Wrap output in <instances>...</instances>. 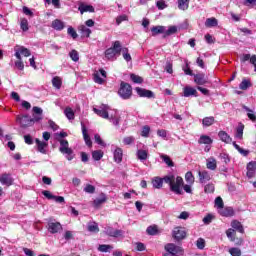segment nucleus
Segmentation results:
<instances>
[{
    "mask_svg": "<svg viewBox=\"0 0 256 256\" xmlns=\"http://www.w3.org/2000/svg\"><path fill=\"white\" fill-rule=\"evenodd\" d=\"M163 182L167 183L170 187V191L175 193L176 195H183V178L180 176L175 177V175L170 174L167 176L161 177H154L152 179V185L154 189H161L163 187Z\"/></svg>",
    "mask_w": 256,
    "mask_h": 256,
    "instance_id": "f257e3e1",
    "label": "nucleus"
},
{
    "mask_svg": "<svg viewBox=\"0 0 256 256\" xmlns=\"http://www.w3.org/2000/svg\"><path fill=\"white\" fill-rule=\"evenodd\" d=\"M33 118L29 115L17 116L16 121L20 123L22 128L31 127L35 123H39L43 119V109L34 106L33 107Z\"/></svg>",
    "mask_w": 256,
    "mask_h": 256,
    "instance_id": "f03ea898",
    "label": "nucleus"
},
{
    "mask_svg": "<svg viewBox=\"0 0 256 256\" xmlns=\"http://www.w3.org/2000/svg\"><path fill=\"white\" fill-rule=\"evenodd\" d=\"M58 141L60 143V153H62V155H66V159L68 161H73L75 155H73V149L69 147V141H67L66 139H60Z\"/></svg>",
    "mask_w": 256,
    "mask_h": 256,
    "instance_id": "7ed1b4c3",
    "label": "nucleus"
},
{
    "mask_svg": "<svg viewBox=\"0 0 256 256\" xmlns=\"http://www.w3.org/2000/svg\"><path fill=\"white\" fill-rule=\"evenodd\" d=\"M122 48H123V46H121L120 41L113 42L112 47L108 48L105 51V57L107 59H115V57H117V55H121Z\"/></svg>",
    "mask_w": 256,
    "mask_h": 256,
    "instance_id": "20e7f679",
    "label": "nucleus"
},
{
    "mask_svg": "<svg viewBox=\"0 0 256 256\" xmlns=\"http://www.w3.org/2000/svg\"><path fill=\"white\" fill-rule=\"evenodd\" d=\"M118 95L122 99H131V95H133V88L129 85V83L121 82Z\"/></svg>",
    "mask_w": 256,
    "mask_h": 256,
    "instance_id": "39448f33",
    "label": "nucleus"
},
{
    "mask_svg": "<svg viewBox=\"0 0 256 256\" xmlns=\"http://www.w3.org/2000/svg\"><path fill=\"white\" fill-rule=\"evenodd\" d=\"M165 251L172 256L183 255V248L181 246H177L174 243H168L164 247Z\"/></svg>",
    "mask_w": 256,
    "mask_h": 256,
    "instance_id": "423d86ee",
    "label": "nucleus"
},
{
    "mask_svg": "<svg viewBox=\"0 0 256 256\" xmlns=\"http://www.w3.org/2000/svg\"><path fill=\"white\" fill-rule=\"evenodd\" d=\"M109 109V105L102 104L99 108H93V111L98 115V117H102V119H109Z\"/></svg>",
    "mask_w": 256,
    "mask_h": 256,
    "instance_id": "0eeeda50",
    "label": "nucleus"
},
{
    "mask_svg": "<svg viewBox=\"0 0 256 256\" xmlns=\"http://www.w3.org/2000/svg\"><path fill=\"white\" fill-rule=\"evenodd\" d=\"M172 237L175 241H183L187 237V230L184 227H175L172 231Z\"/></svg>",
    "mask_w": 256,
    "mask_h": 256,
    "instance_id": "6e6552de",
    "label": "nucleus"
},
{
    "mask_svg": "<svg viewBox=\"0 0 256 256\" xmlns=\"http://www.w3.org/2000/svg\"><path fill=\"white\" fill-rule=\"evenodd\" d=\"M14 51L16 59H21V55H23V57H31V50L24 46L17 45L15 46Z\"/></svg>",
    "mask_w": 256,
    "mask_h": 256,
    "instance_id": "1a4fd4ad",
    "label": "nucleus"
},
{
    "mask_svg": "<svg viewBox=\"0 0 256 256\" xmlns=\"http://www.w3.org/2000/svg\"><path fill=\"white\" fill-rule=\"evenodd\" d=\"M135 91L139 97H146L147 99H153V97H155L153 91L147 90L145 88L136 87Z\"/></svg>",
    "mask_w": 256,
    "mask_h": 256,
    "instance_id": "9d476101",
    "label": "nucleus"
},
{
    "mask_svg": "<svg viewBox=\"0 0 256 256\" xmlns=\"http://www.w3.org/2000/svg\"><path fill=\"white\" fill-rule=\"evenodd\" d=\"M47 227H48L49 233H52L53 235H55V233H59V231L63 229V226L61 225V223L53 222V221H49Z\"/></svg>",
    "mask_w": 256,
    "mask_h": 256,
    "instance_id": "9b49d317",
    "label": "nucleus"
},
{
    "mask_svg": "<svg viewBox=\"0 0 256 256\" xmlns=\"http://www.w3.org/2000/svg\"><path fill=\"white\" fill-rule=\"evenodd\" d=\"M104 233L106 235H108L109 237L117 238V237H122L123 230H117V229H115V228H113L111 226H108V227L105 228Z\"/></svg>",
    "mask_w": 256,
    "mask_h": 256,
    "instance_id": "f8f14e48",
    "label": "nucleus"
},
{
    "mask_svg": "<svg viewBox=\"0 0 256 256\" xmlns=\"http://www.w3.org/2000/svg\"><path fill=\"white\" fill-rule=\"evenodd\" d=\"M0 183L6 187H11L13 185V177L9 173H3L0 175Z\"/></svg>",
    "mask_w": 256,
    "mask_h": 256,
    "instance_id": "ddd939ff",
    "label": "nucleus"
},
{
    "mask_svg": "<svg viewBox=\"0 0 256 256\" xmlns=\"http://www.w3.org/2000/svg\"><path fill=\"white\" fill-rule=\"evenodd\" d=\"M194 83H196V85H207L209 81H207L205 74L199 73L194 75Z\"/></svg>",
    "mask_w": 256,
    "mask_h": 256,
    "instance_id": "4468645a",
    "label": "nucleus"
},
{
    "mask_svg": "<svg viewBox=\"0 0 256 256\" xmlns=\"http://www.w3.org/2000/svg\"><path fill=\"white\" fill-rule=\"evenodd\" d=\"M36 145L37 150L39 153H42L43 155H47V146L49 145L47 142L39 140V138H36Z\"/></svg>",
    "mask_w": 256,
    "mask_h": 256,
    "instance_id": "2eb2a0df",
    "label": "nucleus"
},
{
    "mask_svg": "<svg viewBox=\"0 0 256 256\" xmlns=\"http://www.w3.org/2000/svg\"><path fill=\"white\" fill-rule=\"evenodd\" d=\"M255 173H256V162L255 161H251L247 164V177L249 179L255 177Z\"/></svg>",
    "mask_w": 256,
    "mask_h": 256,
    "instance_id": "dca6fc26",
    "label": "nucleus"
},
{
    "mask_svg": "<svg viewBox=\"0 0 256 256\" xmlns=\"http://www.w3.org/2000/svg\"><path fill=\"white\" fill-rule=\"evenodd\" d=\"M81 127H82V135L84 137V141L88 147H92L93 142L91 141V137L87 133V127H85V124L81 122Z\"/></svg>",
    "mask_w": 256,
    "mask_h": 256,
    "instance_id": "f3484780",
    "label": "nucleus"
},
{
    "mask_svg": "<svg viewBox=\"0 0 256 256\" xmlns=\"http://www.w3.org/2000/svg\"><path fill=\"white\" fill-rule=\"evenodd\" d=\"M51 27L55 31H63V29H65V22L61 19H55L52 21Z\"/></svg>",
    "mask_w": 256,
    "mask_h": 256,
    "instance_id": "a211bd4d",
    "label": "nucleus"
},
{
    "mask_svg": "<svg viewBox=\"0 0 256 256\" xmlns=\"http://www.w3.org/2000/svg\"><path fill=\"white\" fill-rule=\"evenodd\" d=\"M78 11H80L81 15H83V13H95V7L92 5L80 4Z\"/></svg>",
    "mask_w": 256,
    "mask_h": 256,
    "instance_id": "6ab92c4d",
    "label": "nucleus"
},
{
    "mask_svg": "<svg viewBox=\"0 0 256 256\" xmlns=\"http://www.w3.org/2000/svg\"><path fill=\"white\" fill-rule=\"evenodd\" d=\"M191 96L197 97V90L190 86L184 87L183 97H191Z\"/></svg>",
    "mask_w": 256,
    "mask_h": 256,
    "instance_id": "aec40b11",
    "label": "nucleus"
},
{
    "mask_svg": "<svg viewBox=\"0 0 256 256\" xmlns=\"http://www.w3.org/2000/svg\"><path fill=\"white\" fill-rule=\"evenodd\" d=\"M198 175L200 183H207V181H211V175H209L207 170L199 171Z\"/></svg>",
    "mask_w": 256,
    "mask_h": 256,
    "instance_id": "412c9836",
    "label": "nucleus"
},
{
    "mask_svg": "<svg viewBox=\"0 0 256 256\" xmlns=\"http://www.w3.org/2000/svg\"><path fill=\"white\" fill-rule=\"evenodd\" d=\"M222 217H233L235 215V210L232 207H226L219 210Z\"/></svg>",
    "mask_w": 256,
    "mask_h": 256,
    "instance_id": "4be33fe9",
    "label": "nucleus"
},
{
    "mask_svg": "<svg viewBox=\"0 0 256 256\" xmlns=\"http://www.w3.org/2000/svg\"><path fill=\"white\" fill-rule=\"evenodd\" d=\"M115 163H121L123 161V149L117 147L113 153Z\"/></svg>",
    "mask_w": 256,
    "mask_h": 256,
    "instance_id": "5701e85b",
    "label": "nucleus"
},
{
    "mask_svg": "<svg viewBox=\"0 0 256 256\" xmlns=\"http://www.w3.org/2000/svg\"><path fill=\"white\" fill-rule=\"evenodd\" d=\"M231 227L234 231H238V233H245V229L243 228V224L239 222V220H233L231 222Z\"/></svg>",
    "mask_w": 256,
    "mask_h": 256,
    "instance_id": "b1692460",
    "label": "nucleus"
},
{
    "mask_svg": "<svg viewBox=\"0 0 256 256\" xmlns=\"http://www.w3.org/2000/svg\"><path fill=\"white\" fill-rule=\"evenodd\" d=\"M206 167L210 169V171H215L217 169V160L213 157H210L206 160Z\"/></svg>",
    "mask_w": 256,
    "mask_h": 256,
    "instance_id": "393cba45",
    "label": "nucleus"
},
{
    "mask_svg": "<svg viewBox=\"0 0 256 256\" xmlns=\"http://www.w3.org/2000/svg\"><path fill=\"white\" fill-rule=\"evenodd\" d=\"M107 201V196L104 193L100 194L99 198H96L93 201V205L94 207H101V205H103V203H105Z\"/></svg>",
    "mask_w": 256,
    "mask_h": 256,
    "instance_id": "a878e982",
    "label": "nucleus"
},
{
    "mask_svg": "<svg viewBox=\"0 0 256 256\" xmlns=\"http://www.w3.org/2000/svg\"><path fill=\"white\" fill-rule=\"evenodd\" d=\"M136 155L137 158L142 162L147 161V159H149V152H147V150L140 149L137 151Z\"/></svg>",
    "mask_w": 256,
    "mask_h": 256,
    "instance_id": "bb28decb",
    "label": "nucleus"
},
{
    "mask_svg": "<svg viewBox=\"0 0 256 256\" xmlns=\"http://www.w3.org/2000/svg\"><path fill=\"white\" fill-rule=\"evenodd\" d=\"M78 31H80L82 37H91V29H89L87 26L85 25H80L78 27Z\"/></svg>",
    "mask_w": 256,
    "mask_h": 256,
    "instance_id": "cd10ccee",
    "label": "nucleus"
},
{
    "mask_svg": "<svg viewBox=\"0 0 256 256\" xmlns=\"http://www.w3.org/2000/svg\"><path fill=\"white\" fill-rule=\"evenodd\" d=\"M199 145H211L213 143V139L207 135L200 136L198 140Z\"/></svg>",
    "mask_w": 256,
    "mask_h": 256,
    "instance_id": "c85d7f7f",
    "label": "nucleus"
},
{
    "mask_svg": "<svg viewBox=\"0 0 256 256\" xmlns=\"http://www.w3.org/2000/svg\"><path fill=\"white\" fill-rule=\"evenodd\" d=\"M242 109L247 111V117L250 119V121H253L255 123V121H256L255 112L253 110H251L249 107H247L246 105H243Z\"/></svg>",
    "mask_w": 256,
    "mask_h": 256,
    "instance_id": "c756f323",
    "label": "nucleus"
},
{
    "mask_svg": "<svg viewBox=\"0 0 256 256\" xmlns=\"http://www.w3.org/2000/svg\"><path fill=\"white\" fill-rule=\"evenodd\" d=\"M64 115L69 119V121H73L75 119V112L71 107H66L64 110Z\"/></svg>",
    "mask_w": 256,
    "mask_h": 256,
    "instance_id": "7c9ffc66",
    "label": "nucleus"
},
{
    "mask_svg": "<svg viewBox=\"0 0 256 256\" xmlns=\"http://www.w3.org/2000/svg\"><path fill=\"white\" fill-rule=\"evenodd\" d=\"M218 137L219 139H221L224 143H231V136H229V134H227V132L225 131H220L218 133Z\"/></svg>",
    "mask_w": 256,
    "mask_h": 256,
    "instance_id": "2f4dec72",
    "label": "nucleus"
},
{
    "mask_svg": "<svg viewBox=\"0 0 256 256\" xmlns=\"http://www.w3.org/2000/svg\"><path fill=\"white\" fill-rule=\"evenodd\" d=\"M213 123H215V117H213V116L205 117L202 120L203 127H211V125H213Z\"/></svg>",
    "mask_w": 256,
    "mask_h": 256,
    "instance_id": "473e14b6",
    "label": "nucleus"
},
{
    "mask_svg": "<svg viewBox=\"0 0 256 256\" xmlns=\"http://www.w3.org/2000/svg\"><path fill=\"white\" fill-rule=\"evenodd\" d=\"M178 9L187 11L189 9V0H178Z\"/></svg>",
    "mask_w": 256,
    "mask_h": 256,
    "instance_id": "72a5a7b5",
    "label": "nucleus"
},
{
    "mask_svg": "<svg viewBox=\"0 0 256 256\" xmlns=\"http://www.w3.org/2000/svg\"><path fill=\"white\" fill-rule=\"evenodd\" d=\"M88 231L90 233H99V224H97L96 222H89Z\"/></svg>",
    "mask_w": 256,
    "mask_h": 256,
    "instance_id": "f704fd0d",
    "label": "nucleus"
},
{
    "mask_svg": "<svg viewBox=\"0 0 256 256\" xmlns=\"http://www.w3.org/2000/svg\"><path fill=\"white\" fill-rule=\"evenodd\" d=\"M151 32L153 36L165 33V26H154L151 28Z\"/></svg>",
    "mask_w": 256,
    "mask_h": 256,
    "instance_id": "c9c22d12",
    "label": "nucleus"
},
{
    "mask_svg": "<svg viewBox=\"0 0 256 256\" xmlns=\"http://www.w3.org/2000/svg\"><path fill=\"white\" fill-rule=\"evenodd\" d=\"M103 151L102 150H95L92 152V159H94V161H101V159H103Z\"/></svg>",
    "mask_w": 256,
    "mask_h": 256,
    "instance_id": "e433bc0d",
    "label": "nucleus"
},
{
    "mask_svg": "<svg viewBox=\"0 0 256 256\" xmlns=\"http://www.w3.org/2000/svg\"><path fill=\"white\" fill-rule=\"evenodd\" d=\"M160 159L164 161V163H166V165H168V167H174V163L173 160H171V157L167 156L166 154H161L160 155Z\"/></svg>",
    "mask_w": 256,
    "mask_h": 256,
    "instance_id": "4c0bfd02",
    "label": "nucleus"
},
{
    "mask_svg": "<svg viewBox=\"0 0 256 256\" xmlns=\"http://www.w3.org/2000/svg\"><path fill=\"white\" fill-rule=\"evenodd\" d=\"M218 25V21L216 20V18H208L205 21V27H217Z\"/></svg>",
    "mask_w": 256,
    "mask_h": 256,
    "instance_id": "58836bf2",
    "label": "nucleus"
},
{
    "mask_svg": "<svg viewBox=\"0 0 256 256\" xmlns=\"http://www.w3.org/2000/svg\"><path fill=\"white\" fill-rule=\"evenodd\" d=\"M52 85H53V87H55V89H61V85H63V82L61 81L59 76H55L52 79Z\"/></svg>",
    "mask_w": 256,
    "mask_h": 256,
    "instance_id": "ea45409f",
    "label": "nucleus"
},
{
    "mask_svg": "<svg viewBox=\"0 0 256 256\" xmlns=\"http://www.w3.org/2000/svg\"><path fill=\"white\" fill-rule=\"evenodd\" d=\"M122 57L125 61L129 62L131 61V54H129L128 48H121Z\"/></svg>",
    "mask_w": 256,
    "mask_h": 256,
    "instance_id": "a19ab883",
    "label": "nucleus"
},
{
    "mask_svg": "<svg viewBox=\"0 0 256 256\" xmlns=\"http://www.w3.org/2000/svg\"><path fill=\"white\" fill-rule=\"evenodd\" d=\"M111 249H113V247L111 245H107V244H101L98 247V251H100V253H109V251H111Z\"/></svg>",
    "mask_w": 256,
    "mask_h": 256,
    "instance_id": "79ce46f5",
    "label": "nucleus"
},
{
    "mask_svg": "<svg viewBox=\"0 0 256 256\" xmlns=\"http://www.w3.org/2000/svg\"><path fill=\"white\" fill-rule=\"evenodd\" d=\"M248 87H251V81L243 79L239 85V89H241L242 91H247Z\"/></svg>",
    "mask_w": 256,
    "mask_h": 256,
    "instance_id": "37998d69",
    "label": "nucleus"
},
{
    "mask_svg": "<svg viewBox=\"0 0 256 256\" xmlns=\"http://www.w3.org/2000/svg\"><path fill=\"white\" fill-rule=\"evenodd\" d=\"M177 33V26H170L168 29L165 28L164 35L169 37L170 35H175Z\"/></svg>",
    "mask_w": 256,
    "mask_h": 256,
    "instance_id": "c03bdc74",
    "label": "nucleus"
},
{
    "mask_svg": "<svg viewBox=\"0 0 256 256\" xmlns=\"http://www.w3.org/2000/svg\"><path fill=\"white\" fill-rule=\"evenodd\" d=\"M244 129H245V126L243 124H240L237 127V130H236V138L237 139H243V130Z\"/></svg>",
    "mask_w": 256,
    "mask_h": 256,
    "instance_id": "a18cd8bd",
    "label": "nucleus"
},
{
    "mask_svg": "<svg viewBox=\"0 0 256 256\" xmlns=\"http://www.w3.org/2000/svg\"><path fill=\"white\" fill-rule=\"evenodd\" d=\"M67 33L70 35V37H72V39H77V37H79V34H77V31H75L73 26L68 27Z\"/></svg>",
    "mask_w": 256,
    "mask_h": 256,
    "instance_id": "49530a36",
    "label": "nucleus"
},
{
    "mask_svg": "<svg viewBox=\"0 0 256 256\" xmlns=\"http://www.w3.org/2000/svg\"><path fill=\"white\" fill-rule=\"evenodd\" d=\"M69 57H70V59H72V61L77 63V61H79V52H77V50H72L69 53Z\"/></svg>",
    "mask_w": 256,
    "mask_h": 256,
    "instance_id": "de8ad7c7",
    "label": "nucleus"
},
{
    "mask_svg": "<svg viewBox=\"0 0 256 256\" xmlns=\"http://www.w3.org/2000/svg\"><path fill=\"white\" fill-rule=\"evenodd\" d=\"M185 180L187 181V183H190L192 185V183H195V176H193L192 172H187L185 174Z\"/></svg>",
    "mask_w": 256,
    "mask_h": 256,
    "instance_id": "09e8293b",
    "label": "nucleus"
},
{
    "mask_svg": "<svg viewBox=\"0 0 256 256\" xmlns=\"http://www.w3.org/2000/svg\"><path fill=\"white\" fill-rule=\"evenodd\" d=\"M94 81L98 83V85H103V78H101V74L99 71L94 72Z\"/></svg>",
    "mask_w": 256,
    "mask_h": 256,
    "instance_id": "8fccbe9b",
    "label": "nucleus"
},
{
    "mask_svg": "<svg viewBox=\"0 0 256 256\" xmlns=\"http://www.w3.org/2000/svg\"><path fill=\"white\" fill-rule=\"evenodd\" d=\"M235 234V229L230 228L226 231V235L230 241H235Z\"/></svg>",
    "mask_w": 256,
    "mask_h": 256,
    "instance_id": "3c124183",
    "label": "nucleus"
},
{
    "mask_svg": "<svg viewBox=\"0 0 256 256\" xmlns=\"http://www.w3.org/2000/svg\"><path fill=\"white\" fill-rule=\"evenodd\" d=\"M20 27L22 31H29V22L27 21V19L23 18L21 20Z\"/></svg>",
    "mask_w": 256,
    "mask_h": 256,
    "instance_id": "603ef678",
    "label": "nucleus"
},
{
    "mask_svg": "<svg viewBox=\"0 0 256 256\" xmlns=\"http://www.w3.org/2000/svg\"><path fill=\"white\" fill-rule=\"evenodd\" d=\"M146 233L148 235H157L158 233L157 226H149L146 230Z\"/></svg>",
    "mask_w": 256,
    "mask_h": 256,
    "instance_id": "864d4df0",
    "label": "nucleus"
},
{
    "mask_svg": "<svg viewBox=\"0 0 256 256\" xmlns=\"http://www.w3.org/2000/svg\"><path fill=\"white\" fill-rule=\"evenodd\" d=\"M108 121H110L111 123H113V125H115V127H119V118H117V116L111 114L109 116Z\"/></svg>",
    "mask_w": 256,
    "mask_h": 256,
    "instance_id": "5fc2aeb1",
    "label": "nucleus"
},
{
    "mask_svg": "<svg viewBox=\"0 0 256 256\" xmlns=\"http://www.w3.org/2000/svg\"><path fill=\"white\" fill-rule=\"evenodd\" d=\"M130 78H131V81H133V83H143V78L141 76L131 74Z\"/></svg>",
    "mask_w": 256,
    "mask_h": 256,
    "instance_id": "6e6d98bb",
    "label": "nucleus"
},
{
    "mask_svg": "<svg viewBox=\"0 0 256 256\" xmlns=\"http://www.w3.org/2000/svg\"><path fill=\"white\" fill-rule=\"evenodd\" d=\"M124 145H132V143H135V137L133 136H127L123 139Z\"/></svg>",
    "mask_w": 256,
    "mask_h": 256,
    "instance_id": "4d7b16f0",
    "label": "nucleus"
},
{
    "mask_svg": "<svg viewBox=\"0 0 256 256\" xmlns=\"http://www.w3.org/2000/svg\"><path fill=\"white\" fill-rule=\"evenodd\" d=\"M215 206L219 209H222L224 204H223V198H221V196H218L216 199H215Z\"/></svg>",
    "mask_w": 256,
    "mask_h": 256,
    "instance_id": "13d9d810",
    "label": "nucleus"
},
{
    "mask_svg": "<svg viewBox=\"0 0 256 256\" xmlns=\"http://www.w3.org/2000/svg\"><path fill=\"white\" fill-rule=\"evenodd\" d=\"M156 7H158L160 11H163V9H167V4L165 3V0H159L156 2Z\"/></svg>",
    "mask_w": 256,
    "mask_h": 256,
    "instance_id": "bf43d9fd",
    "label": "nucleus"
},
{
    "mask_svg": "<svg viewBox=\"0 0 256 256\" xmlns=\"http://www.w3.org/2000/svg\"><path fill=\"white\" fill-rule=\"evenodd\" d=\"M229 253L232 256H241V249H239V248H230Z\"/></svg>",
    "mask_w": 256,
    "mask_h": 256,
    "instance_id": "052dcab7",
    "label": "nucleus"
},
{
    "mask_svg": "<svg viewBox=\"0 0 256 256\" xmlns=\"http://www.w3.org/2000/svg\"><path fill=\"white\" fill-rule=\"evenodd\" d=\"M15 67H17V69H19L20 71H23V70L25 69V64H23L22 58H21V59H18V60L15 62Z\"/></svg>",
    "mask_w": 256,
    "mask_h": 256,
    "instance_id": "680f3d73",
    "label": "nucleus"
},
{
    "mask_svg": "<svg viewBox=\"0 0 256 256\" xmlns=\"http://www.w3.org/2000/svg\"><path fill=\"white\" fill-rule=\"evenodd\" d=\"M85 193H90L93 194L95 193V186L91 185V184H87L84 188Z\"/></svg>",
    "mask_w": 256,
    "mask_h": 256,
    "instance_id": "e2e57ef3",
    "label": "nucleus"
},
{
    "mask_svg": "<svg viewBox=\"0 0 256 256\" xmlns=\"http://www.w3.org/2000/svg\"><path fill=\"white\" fill-rule=\"evenodd\" d=\"M150 131H151V128L149 126H144L142 128L141 136L142 137H149Z\"/></svg>",
    "mask_w": 256,
    "mask_h": 256,
    "instance_id": "0e129e2a",
    "label": "nucleus"
},
{
    "mask_svg": "<svg viewBox=\"0 0 256 256\" xmlns=\"http://www.w3.org/2000/svg\"><path fill=\"white\" fill-rule=\"evenodd\" d=\"M196 247H198V249H205V239L199 238L196 242Z\"/></svg>",
    "mask_w": 256,
    "mask_h": 256,
    "instance_id": "69168bd1",
    "label": "nucleus"
},
{
    "mask_svg": "<svg viewBox=\"0 0 256 256\" xmlns=\"http://www.w3.org/2000/svg\"><path fill=\"white\" fill-rule=\"evenodd\" d=\"M205 193H213L215 191V186L213 184H208L204 187Z\"/></svg>",
    "mask_w": 256,
    "mask_h": 256,
    "instance_id": "338daca9",
    "label": "nucleus"
},
{
    "mask_svg": "<svg viewBox=\"0 0 256 256\" xmlns=\"http://www.w3.org/2000/svg\"><path fill=\"white\" fill-rule=\"evenodd\" d=\"M211 221H213V215L208 214L203 218V223L205 225H209L211 223Z\"/></svg>",
    "mask_w": 256,
    "mask_h": 256,
    "instance_id": "774afa93",
    "label": "nucleus"
}]
</instances>
